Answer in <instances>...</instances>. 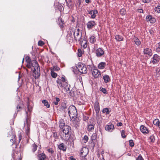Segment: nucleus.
I'll list each match as a JSON object with an SVG mask.
<instances>
[{"instance_id": "obj_1", "label": "nucleus", "mask_w": 160, "mask_h": 160, "mask_svg": "<svg viewBox=\"0 0 160 160\" xmlns=\"http://www.w3.org/2000/svg\"><path fill=\"white\" fill-rule=\"evenodd\" d=\"M57 86L62 92H66L69 90L70 85L65 78V77H59L56 81Z\"/></svg>"}, {"instance_id": "obj_2", "label": "nucleus", "mask_w": 160, "mask_h": 160, "mask_svg": "<svg viewBox=\"0 0 160 160\" xmlns=\"http://www.w3.org/2000/svg\"><path fill=\"white\" fill-rule=\"evenodd\" d=\"M68 113L72 120H73L77 118V110L76 107L73 105L70 106L69 107Z\"/></svg>"}, {"instance_id": "obj_3", "label": "nucleus", "mask_w": 160, "mask_h": 160, "mask_svg": "<svg viewBox=\"0 0 160 160\" xmlns=\"http://www.w3.org/2000/svg\"><path fill=\"white\" fill-rule=\"evenodd\" d=\"M71 128L70 127L66 125L63 129V136L64 139L65 140H68L71 136L70 131Z\"/></svg>"}, {"instance_id": "obj_4", "label": "nucleus", "mask_w": 160, "mask_h": 160, "mask_svg": "<svg viewBox=\"0 0 160 160\" xmlns=\"http://www.w3.org/2000/svg\"><path fill=\"white\" fill-rule=\"evenodd\" d=\"M34 64L33 66V72L35 74L34 77L35 79L38 78L40 75V67L38 63L35 61L34 62Z\"/></svg>"}, {"instance_id": "obj_5", "label": "nucleus", "mask_w": 160, "mask_h": 160, "mask_svg": "<svg viewBox=\"0 0 160 160\" xmlns=\"http://www.w3.org/2000/svg\"><path fill=\"white\" fill-rule=\"evenodd\" d=\"M77 68L78 71L82 74H85L87 72V69L85 65L81 62L78 63Z\"/></svg>"}, {"instance_id": "obj_6", "label": "nucleus", "mask_w": 160, "mask_h": 160, "mask_svg": "<svg viewBox=\"0 0 160 160\" xmlns=\"http://www.w3.org/2000/svg\"><path fill=\"white\" fill-rule=\"evenodd\" d=\"M22 135L21 133H19L18 135V139L16 138V137L15 135H13L12 138L10 139V142H12V145L14 143H16V144H18L20 142L22 139Z\"/></svg>"}, {"instance_id": "obj_7", "label": "nucleus", "mask_w": 160, "mask_h": 160, "mask_svg": "<svg viewBox=\"0 0 160 160\" xmlns=\"http://www.w3.org/2000/svg\"><path fill=\"white\" fill-rule=\"evenodd\" d=\"M74 36L75 39L76 41H79L82 36V33H80L79 29L75 30L74 32Z\"/></svg>"}, {"instance_id": "obj_8", "label": "nucleus", "mask_w": 160, "mask_h": 160, "mask_svg": "<svg viewBox=\"0 0 160 160\" xmlns=\"http://www.w3.org/2000/svg\"><path fill=\"white\" fill-rule=\"evenodd\" d=\"M88 149L86 147H84L81 150L80 155L81 157H85L88 154Z\"/></svg>"}, {"instance_id": "obj_9", "label": "nucleus", "mask_w": 160, "mask_h": 160, "mask_svg": "<svg viewBox=\"0 0 160 160\" xmlns=\"http://www.w3.org/2000/svg\"><path fill=\"white\" fill-rule=\"evenodd\" d=\"M105 128L106 131L111 132L114 129V125L112 123H109L106 125Z\"/></svg>"}, {"instance_id": "obj_10", "label": "nucleus", "mask_w": 160, "mask_h": 160, "mask_svg": "<svg viewBox=\"0 0 160 160\" xmlns=\"http://www.w3.org/2000/svg\"><path fill=\"white\" fill-rule=\"evenodd\" d=\"M95 53L97 56L100 57L104 54V51L102 48H99L96 50Z\"/></svg>"}, {"instance_id": "obj_11", "label": "nucleus", "mask_w": 160, "mask_h": 160, "mask_svg": "<svg viewBox=\"0 0 160 160\" xmlns=\"http://www.w3.org/2000/svg\"><path fill=\"white\" fill-rule=\"evenodd\" d=\"M92 75L95 78H97L100 77L101 74L100 72L97 69H94L92 72Z\"/></svg>"}, {"instance_id": "obj_12", "label": "nucleus", "mask_w": 160, "mask_h": 160, "mask_svg": "<svg viewBox=\"0 0 160 160\" xmlns=\"http://www.w3.org/2000/svg\"><path fill=\"white\" fill-rule=\"evenodd\" d=\"M146 19L148 22H149L151 23H154L156 21V19L152 17L151 15L147 16L146 17Z\"/></svg>"}, {"instance_id": "obj_13", "label": "nucleus", "mask_w": 160, "mask_h": 160, "mask_svg": "<svg viewBox=\"0 0 160 160\" xmlns=\"http://www.w3.org/2000/svg\"><path fill=\"white\" fill-rule=\"evenodd\" d=\"M160 57L157 54H154L153 57L152 62L153 63H156L159 62L160 60Z\"/></svg>"}, {"instance_id": "obj_14", "label": "nucleus", "mask_w": 160, "mask_h": 160, "mask_svg": "<svg viewBox=\"0 0 160 160\" xmlns=\"http://www.w3.org/2000/svg\"><path fill=\"white\" fill-rule=\"evenodd\" d=\"M96 24L95 22L93 21H89L87 24V28L89 29H91L94 27Z\"/></svg>"}, {"instance_id": "obj_15", "label": "nucleus", "mask_w": 160, "mask_h": 160, "mask_svg": "<svg viewBox=\"0 0 160 160\" xmlns=\"http://www.w3.org/2000/svg\"><path fill=\"white\" fill-rule=\"evenodd\" d=\"M88 12L89 14L91 15V18H94L96 17V14L98 13V11L96 10L91 11H88Z\"/></svg>"}, {"instance_id": "obj_16", "label": "nucleus", "mask_w": 160, "mask_h": 160, "mask_svg": "<svg viewBox=\"0 0 160 160\" xmlns=\"http://www.w3.org/2000/svg\"><path fill=\"white\" fill-rule=\"evenodd\" d=\"M94 109L97 114L100 111V107L98 102H96L94 103Z\"/></svg>"}, {"instance_id": "obj_17", "label": "nucleus", "mask_w": 160, "mask_h": 160, "mask_svg": "<svg viewBox=\"0 0 160 160\" xmlns=\"http://www.w3.org/2000/svg\"><path fill=\"white\" fill-rule=\"evenodd\" d=\"M141 131L143 133H148L149 131L147 128L144 125H141L140 127Z\"/></svg>"}, {"instance_id": "obj_18", "label": "nucleus", "mask_w": 160, "mask_h": 160, "mask_svg": "<svg viewBox=\"0 0 160 160\" xmlns=\"http://www.w3.org/2000/svg\"><path fill=\"white\" fill-rule=\"evenodd\" d=\"M144 54L151 56L152 54V50L149 48H146L144 50Z\"/></svg>"}, {"instance_id": "obj_19", "label": "nucleus", "mask_w": 160, "mask_h": 160, "mask_svg": "<svg viewBox=\"0 0 160 160\" xmlns=\"http://www.w3.org/2000/svg\"><path fill=\"white\" fill-rule=\"evenodd\" d=\"M74 121L73 122V124L74 127L75 128H77L79 126V119L78 118H76L73 120H72Z\"/></svg>"}, {"instance_id": "obj_20", "label": "nucleus", "mask_w": 160, "mask_h": 160, "mask_svg": "<svg viewBox=\"0 0 160 160\" xmlns=\"http://www.w3.org/2000/svg\"><path fill=\"white\" fill-rule=\"evenodd\" d=\"M58 148L59 149L62 150L63 151H65L67 149L66 146L65 145L64 143H62L58 145Z\"/></svg>"}, {"instance_id": "obj_21", "label": "nucleus", "mask_w": 160, "mask_h": 160, "mask_svg": "<svg viewBox=\"0 0 160 160\" xmlns=\"http://www.w3.org/2000/svg\"><path fill=\"white\" fill-rule=\"evenodd\" d=\"M38 157L39 160H45L46 156L45 154L42 153L38 155Z\"/></svg>"}, {"instance_id": "obj_22", "label": "nucleus", "mask_w": 160, "mask_h": 160, "mask_svg": "<svg viewBox=\"0 0 160 160\" xmlns=\"http://www.w3.org/2000/svg\"><path fill=\"white\" fill-rule=\"evenodd\" d=\"M65 123L63 120L61 119L59 122V126L61 128H63L65 126Z\"/></svg>"}, {"instance_id": "obj_23", "label": "nucleus", "mask_w": 160, "mask_h": 160, "mask_svg": "<svg viewBox=\"0 0 160 160\" xmlns=\"http://www.w3.org/2000/svg\"><path fill=\"white\" fill-rule=\"evenodd\" d=\"M106 65V63L105 62H101L98 65V68L100 69H103L105 67Z\"/></svg>"}, {"instance_id": "obj_24", "label": "nucleus", "mask_w": 160, "mask_h": 160, "mask_svg": "<svg viewBox=\"0 0 160 160\" xmlns=\"http://www.w3.org/2000/svg\"><path fill=\"white\" fill-rule=\"evenodd\" d=\"M60 109L59 110L61 111H62L64 110V111H65V109L67 108V106L66 104V103H62L61 105V106L59 107Z\"/></svg>"}, {"instance_id": "obj_25", "label": "nucleus", "mask_w": 160, "mask_h": 160, "mask_svg": "<svg viewBox=\"0 0 160 160\" xmlns=\"http://www.w3.org/2000/svg\"><path fill=\"white\" fill-rule=\"evenodd\" d=\"M103 78L105 83H107L109 82L110 80L109 77L108 75H104L103 77Z\"/></svg>"}, {"instance_id": "obj_26", "label": "nucleus", "mask_w": 160, "mask_h": 160, "mask_svg": "<svg viewBox=\"0 0 160 160\" xmlns=\"http://www.w3.org/2000/svg\"><path fill=\"white\" fill-rule=\"evenodd\" d=\"M153 124L156 126H157L159 128H160V121L158 119H155L153 122Z\"/></svg>"}, {"instance_id": "obj_27", "label": "nucleus", "mask_w": 160, "mask_h": 160, "mask_svg": "<svg viewBox=\"0 0 160 160\" xmlns=\"http://www.w3.org/2000/svg\"><path fill=\"white\" fill-rule=\"evenodd\" d=\"M133 40L135 43L138 46L139 45L141 44V42L136 37H134Z\"/></svg>"}, {"instance_id": "obj_28", "label": "nucleus", "mask_w": 160, "mask_h": 160, "mask_svg": "<svg viewBox=\"0 0 160 160\" xmlns=\"http://www.w3.org/2000/svg\"><path fill=\"white\" fill-rule=\"evenodd\" d=\"M115 39L118 41H120L123 40V37L120 35H116L115 36Z\"/></svg>"}, {"instance_id": "obj_29", "label": "nucleus", "mask_w": 160, "mask_h": 160, "mask_svg": "<svg viewBox=\"0 0 160 160\" xmlns=\"http://www.w3.org/2000/svg\"><path fill=\"white\" fill-rule=\"evenodd\" d=\"M156 51L160 53V42L157 43L156 45Z\"/></svg>"}, {"instance_id": "obj_30", "label": "nucleus", "mask_w": 160, "mask_h": 160, "mask_svg": "<svg viewBox=\"0 0 160 160\" xmlns=\"http://www.w3.org/2000/svg\"><path fill=\"white\" fill-rule=\"evenodd\" d=\"M155 11L158 13H160V4H159L154 8Z\"/></svg>"}, {"instance_id": "obj_31", "label": "nucleus", "mask_w": 160, "mask_h": 160, "mask_svg": "<svg viewBox=\"0 0 160 160\" xmlns=\"http://www.w3.org/2000/svg\"><path fill=\"white\" fill-rule=\"evenodd\" d=\"M81 45L84 48H86L87 46L86 41V40H83L81 42Z\"/></svg>"}, {"instance_id": "obj_32", "label": "nucleus", "mask_w": 160, "mask_h": 160, "mask_svg": "<svg viewBox=\"0 0 160 160\" xmlns=\"http://www.w3.org/2000/svg\"><path fill=\"white\" fill-rule=\"evenodd\" d=\"M42 102L44 104V105L47 107L48 108H49L50 107V105L49 104L48 102L46 100H43Z\"/></svg>"}, {"instance_id": "obj_33", "label": "nucleus", "mask_w": 160, "mask_h": 160, "mask_svg": "<svg viewBox=\"0 0 160 160\" xmlns=\"http://www.w3.org/2000/svg\"><path fill=\"white\" fill-rule=\"evenodd\" d=\"M94 126L92 124H90L88 126V130L89 131H92L94 130Z\"/></svg>"}, {"instance_id": "obj_34", "label": "nucleus", "mask_w": 160, "mask_h": 160, "mask_svg": "<svg viewBox=\"0 0 160 160\" xmlns=\"http://www.w3.org/2000/svg\"><path fill=\"white\" fill-rule=\"evenodd\" d=\"M90 42L91 43H94L96 42V39L93 36H91L90 38Z\"/></svg>"}, {"instance_id": "obj_35", "label": "nucleus", "mask_w": 160, "mask_h": 160, "mask_svg": "<svg viewBox=\"0 0 160 160\" xmlns=\"http://www.w3.org/2000/svg\"><path fill=\"white\" fill-rule=\"evenodd\" d=\"M51 76L54 78H55L57 76V74L54 72L53 71H52V69H51Z\"/></svg>"}, {"instance_id": "obj_36", "label": "nucleus", "mask_w": 160, "mask_h": 160, "mask_svg": "<svg viewBox=\"0 0 160 160\" xmlns=\"http://www.w3.org/2000/svg\"><path fill=\"white\" fill-rule=\"evenodd\" d=\"M32 150L33 152H35L37 149L38 146L37 145L34 143L32 145Z\"/></svg>"}, {"instance_id": "obj_37", "label": "nucleus", "mask_w": 160, "mask_h": 160, "mask_svg": "<svg viewBox=\"0 0 160 160\" xmlns=\"http://www.w3.org/2000/svg\"><path fill=\"white\" fill-rule=\"evenodd\" d=\"M34 64V63H31V62H27V67L28 68H31L32 67H33Z\"/></svg>"}, {"instance_id": "obj_38", "label": "nucleus", "mask_w": 160, "mask_h": 160, "mask_svg": "<svg viewBox=\"0 0 160 160\" xmlns=\"http://www.w3.org/2000/svg\"><path fill=\"white\" fill-rule=\"evenodd\" d=\"M156 76L158 77L160 76V68H157L156 70Z\"/></svg>"}, {"instance_id": "obj_39", "label": "nucleus", "mask_w": 160, "mask_h": 160, "mask_svg": "<svg viewBox=\"0 0 160 160\" xmlns=\"http://www.w3.org/2000/svg\"><path fill=\"white\" fill-rule=\"evenodd\" d=\"M102 112L104 113H106V114H108L109 112L108 109L107 108H104Z\"/></svg>"}, {"instance_id": "obj_40", "label": "nucleus", "mask_w": 160, "mask_h": 160, "mask_svg": "<svg viewBox=\"0 0 160 160\" xmlns=\"http://www.w3.org/2000/svg\"><path fill=\"white\" fill-rule=\"evenodd\" d=\"M60 99L58 98H56V101L53 102V103L56 105H58V102L60 101Z\"/></svg>"}, {"instance_id": "obj_41", "label": "nucleus", "mask_w": 160, "mask_h": 160, "mask_svg": "<svg viewBox=\"0 0 160 160\" xmlns=\"http://www.w3.org/2000/svg\"><path fill=\"white\" fill-rule=\"evenodd\" d=\"M120 12L122 15H124L126 13V10L124 8H122L120 10Z\"/></svg>"}, {"instance_id": "obj_42", "label": "nucleus", "mask_w": 160, "mask_h": 160, "mask_svg": "<svg viewBox=\"0 0 160 160\" xmlns=\"http://www.w3.org/2000/svg\"><path fill=\"white\" fill-rule=\"evenodd\" d=\"M78 56L79 57H81L82 54V51L81 49H79L78 50Z\"/></svg>"}, {"instance_id": "obj_43", "label": "nucleus", "mask_w": 160, "mask_h": 160, "mask_svg": "<svg viewBox=\"0 0 160 160\" xmlns=\"http://www.w3.org/2000/svg\"><path fill=\"white\" fill-rule=\"evenodd\" d=\"M100 91L102 92L104 94H107L108 92L106 91V89L105 88H100Z\"/></svg>"}, {"instance_id": "obj_44", "label": "nucleus", "mask_w": 160, "mask_h": 160, "mask_svg": "<svg viewBox=\"0 0 160 160\" xmlns=\"http://www.w3.org/2000/svg\"><path fill=\"white\" fill-rule=\"evenodd\" d=\"M121 135L122 137L123 138H125L126 137V135L125 134V131L122 130L121 132Z\"/></svg>"}, {"instance_id": "obj_45", "label": "nucleus", "mask_w": 160, "mask_h": 160, "mask_svg": "<svg viewBox=\"0 0 160 160\" xmlns=\"http://www.w3.org/2000/svg\"><path fill=\"white\" fill-rule=\"evenodd\" d=\"M88 139V136L85 135L84 136V137L83 138V141L84 143L86 142Z\"/></svg>"}, {"instance_id": "obj_46", "label": "nucleus", "mask_w": 160, "mask_h": 160, "mask_svg": "<svg viewBox=\"0 0 160 160\" xmlns=\"http://www.w3.org/2000/svg\"><path fill=\"white\" fill-rule=\"evenodd\" d=\"M129 145L132 147H133L134 145V142L132 140H130L129 141Z\"/></svg>"}, {"instance_id": "obj_47", "label": "nucleus", "mask_w": 160, "mask_h": 160, "mask_svg": "<svg viewBox=\"0 0 160 160\" xmlns=\"http://www.w3.org/2000/svg\"><path fill=\"white\" fill-rule=\"evenodd\" d=\"M60 69V68L57 66H54L53 67L52 71H58Z\"/></svg>"}, {"instance_id": "obj_48", "label": "nucleus", "mask_w": 160, "mask_h": 160, "mask_svg": "<svg viewBox=\"0 0 160 160\" xmlns=\"http://www.w3.org/2000/svg\"><path fill=\"white\" fill-rule=\"evenodd\" d=\"M150 139L151 141V142H153L155 140L154 136L153 135L151 136L150 137Z\"/></svg>"}, {"instance_id": "obj_49", "label": "nucleus", "mask_w": 160, "mask_h": 160, "mask_svg": "<svg viewBox=\"0 0 160 160\" xmlns=\"http://www.w3.org/2000/svg\"><path fill=\"white\" fill-rule=\"evenodd\" d=\"M44 43L43 42L41 41H39L38 42V44L39 46H42L44 44Z\"/></svg>"}, {"instance_id": "obj_50", "label": "nucleus", "mask_w": 160, "mask_h": 160, "mask_svg": "<svg viewBox=\"0 0 160 160\" xmlns=\"http://www.w3.org/2000/svg\"><path fill=\"white\" fill-rule=\"evenodd\" d=\"M60 21H61V22L59 23V25L60 26L61 28H62L63 27V25L64 23L62 20L61 19H60Z\"/></svg>"}, {"instance_id": "obj_51", "label": "nucleus", "mask_w": 160, "mask_h": 160, "mask_svg": "<svg viewBox=\"0 0 160 160\" xmlns=\"http://www.w3.org/2000/svg\"><path fill=\"white\" fill-rule=\"evenodd\" d=\"M136 160H144L141 155H139L137 158Z\"/></svg>"}, {"instance_id": "obj_52", "label": "nucleus", "mask_w": 160, "mask_h": 160, "mask_svg": "<svg viewBox=\"0 0 160 160\" xmlns=\"http://www.w3.org/2000/svg\"><path fill=\"white\" fill-rule=\"evenodd\" d=\"M47 151L51 153L52 154L54 152L52 149L51 148H49L47 149Z\"/></svg>"}, {"instance_id": "obj_53", "label": "nucleus", "mask_w": 160, "mask_h": 160, "mask_svg": "<svg viewBox=\"0 0 160 160\" xmlns=\"http://www.w3.org/2000/svg\"><path fill=\"white\" fill-rule=\"evenodd\" d=\"M96 138V135L95 134H93L92 136V139L93 140H95Z\"/></svg>"}, {"instance_id": "obj_54", "label": "nucleus", "mask_w": 160, "mask_h": 160, "mask_svg": "<svg viewBox=\"0 0 160 160\" xmlns=\"http://www.w3.org/2000/svg\"><path fill=\"white\" fill-rule=\"evenodd\" d=\"M26 61H27V63L28 62H31L30 59L29 57H27L26 58Z\"/></svg>"}, {"instance_id": "obj_55", "label": "nucleus", "mask_w": 160, "mask_h": 160, "mask_svg": "<svg viewBox=\"0 0 160 160\" xmlns=\"http://www.w3.org/2000/svg\"><path fill=\"white\" fill-rule=\"evenodd\" d=\"M142 2L145 3H148L150 2L149 0H142Z\"/></svg>"}, {"instance_id": "obj_56", "label": "nucleus", "mask_w": 160, "mask_h": 160, "mask_svg": "<svg viewBox=\"0 0 160 160\" xmlns=\"http://www.w3.org/2000/svg\"><path fill=\"white\" fill-rule=\"evenodd\" d=\"M137 11L139 13H143V10L142 9H138Z\"/></svg>"}, {"instance_id": "obj_57", "label": "nucleus", "mask_w": 160, "mask_h": 160, "mask_svg": "<svg viewBox=\"0 0 160 160\" xmlns=\"http://www.w3.org/2000/svg\"><path fill=\"white\" fill-rule=\"evenodd\" d=\"M122 125V124L121 122H120L117 124V126H121Z\"/></svg>"}, {"instance_id": "obj_58", "label": "nucleus", "mask_w": 160, "mask_h": 160, "mask_svg": "<svg viewBox=\"0 0 160 160\" xmlns=\"http://www.w3.org/2000/svg\"><path fill=\"white\" fill-rule=\"evenodd\" d=\"M70 158V160H76L72 156H71Z\"/></svg>"}, {"instance_id": "obj_59", "label": "nucleus", "mask_w": 160, "mask_h": 160, "mask_svg": "<svg viewBox=\"0 0 160 160\" xmlns=\"http://www.w3.org/2000/svg\"><path fill=\"white\" fill-rule=\"evenodd\" d=\"M28 124L27 127V128L26 130L27 131H29V125L28 124Z\"/></svg>"}, {"instance_id": "obj_60", "label": "nucleus", "mask_w": 160, "mask_h": 160, "mask_svg": "<svg viewBox=\"0 0 160 160\" xmlns=\"http://www.w3.org/2000/svg\"><path fill=\"white\" fill-rule=\"evenodd\" d=\"M86 3H89L90 2V0H85Z\"/></svg>"}, {"instance_id": "obj_61", "label": "nucleus", "mask_w": 160, "mask_h": 160, "mask_svg": "<svg viewBox=\"0 0 160 160\" xmlns=\"http://www.w3.org/2000/svg\"><path fill=\"white\" fill-rule=\"evenodd\" d=\"M21 107L19 106V105H18L17 106V109H21Z\"/></svg>"}, {"instance_id": "obj_62", "label": "nucleus", "mask_w": 160, "mask_h": 160, "mask_svg": "<svg viewBox=\"0 0 160 160\" xmlns=\"http://www.w3.org/2000/svg\"><path fill=\"white\" fill-rule=\"evenodd\" d=\"M28 110L29 112H31V109L30 108H29L28 105Z\"/></svg>"}, {"instance_id": "obj_63", "label": "nucleus", "mask_w": 160, "mask_h": 160, "mask_svg": "<svg viewBox=\"0 0 160 160\" xmlns=\"http://www.w3.org/2000/svg\"><path fill=\"white\" fill-rule=\"evenodd\" d=\"M24 61V58H23L22 59V63Z\"/></svg>"}, {"instance_id": "obj_64", "label": "nucleus", "mask_w": 160, "mask_h": 160, "mask_svg": "<svg viewBox=\"0 0 160 160\" xmlns=\"http://www.w3.org/2000/svg\"><path fill=\"white\" fill-rule=\"evenodd\" d=\"M27 122H28V121L27 120V121H26Z\"/></svg>"}]
</instances>
